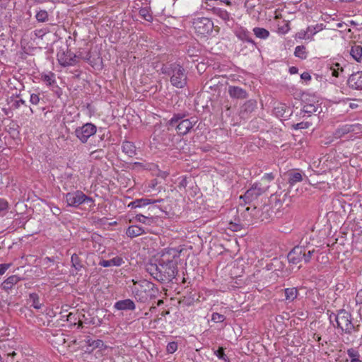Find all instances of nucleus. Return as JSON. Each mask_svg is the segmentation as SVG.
Segmentation results:
<instances>
[{
	"label": "nucleus",
	"mask_w": 362,
	"mask_h": 362,
	"mask_svg": "<svg viewBox=\"0 0 362 362\" xmlns=\"http://www.w3.org/2000/svg\"><path fill=\"white\" fill-rule=\"evenodd\" d=\"M194 26L199 33L204 35L212 30L214 23L210 19L207 18H201L197 19L194 22Z\"/></svg>",
	"instance_id": "obj_11"
},
{
	"label": "nucleus",
	"mask_w": 362,
	"mask_h": 362,
	"mask_svg": "<svg viewBox=\"0 0 362 362\" xmlns=\"http://www.w3.org/2000/svg\"><path fill=\"white\" fill-rule=\"evenodd\" d=\"M181 251L175 248L165 249L158 264L148 263L146 272L160 282L171 281L177 274V263Z\"/></svg>",
	"instance_id": "obj_1"
},
{
	"label": "nucleus",
	"mask_w": 362,
	"mask_h": 362,
	"mask_svg": "<svg viewBox=\"0 0 362 362\" xmlns=\"http://www.w3.org/2000/svg\"><path fill=\"white\" fill-rule=\"evenodd\" d=\"M298 71V69L295 66H292L290 68V72L291 74H296Z\"/></svg>",
	"instance_id": "obj_57"
},
{
	"label": "nucleus",
	"mask_w": 362,
	"mask_h": 362,
	"mask_svg": "<svg viewBox=\"0 0 362 362\" xmlns=\"http://www.w3.org/2000/svg\"><path fill=\"white\" fill-rule=\"evenodd\" d=\"M356 302L357 304H362V288L356 293Z\"/></svg>",
	"instance_id": "obj_51"
},
{
	"label": "nucleus",
	"mask_w": 362,
	"mask_h": 362,
	"mask_svg": "<svg viewBox=\"0 0 362 362\" xmlns=\"http://www.w3.org/2000/svg\"><path fill=\"white\" fill-rule=\"evenodd\" d=\"M253 32H254L255 35L257 37L260 38V39H266L269 35V32L263 28H259V27L255 28L253 29Z\"/></svg>",
	"instance_id": "obj_28"
},
{
	"label": "nucleus",
	"mask_w": 362,
	"mask_h": 362,
	"mask_svg": "<svg viewBox=\"0 0 362 362\" xmlns=\"http://www.w3.org/2000/svg\"><path fill=\"white\" fill-rule=\"evenodd\" d=\"M274 175L272 173H267V174H265L264 175V177H262V181L263 180H267V181H271L274 179Z\"/></svg>",
	"instance_id": "obj_53"
},
{
	"label": "nucleus",
	"mask_w": 362,
	"mask_h": 362,
	"mask_svg": "<svg viewBox=\"0 0 362 362\" xmlns=\"http://www.w3.org/2000/svg\"><path fill=\"white\" fill-rule=\"evenodd\" d=\"M347 355L350 358V362H362L358 351L353 348L347 350Z\"/></svg>",
	"instance_id": "obj_27"
},
{
	"label": "nucleus",
	"mask_w": 362,
	"mask_h": 362,
	"mask_svg": "<svg viewBox=\"0 0 362 362\" xmlns=\"http://www.w3.org/2000/svg\"><path fill=\"white\" fill-rule=\"evenodd\" d=\"M21 280L20 277L16 275H12L8 277L2 284L1 288L8 291Z\"/></svg>",
	"instance_id": "obj_19"
},
{
	"label": "nucleus",
	"mask_w": 362,
	"mask_h": 362,
	"mask_svg": "<svg viewBox=\"0 0 362 362\" xmlns=\"http://www.w3.org/2000/svg\"><path fill=\"white\" fill-rule=\"evenodd\" d=\"M294 54L296 57L305 59L307 57L305 47L303 45L297 46L295 49Z\"/></svg>",
	"instance_id": "obj_32"
},
{
	"label": "nucleus",
	"mask_w": 362,
	"mask_h": 362,
	"mask_svg": "<svg viewBox=\"0 0 362 362\" xmlns=\"http://www.w3.org/2000/svg\"><path fill=\"white\" fill-rule=\"evenodd\" d=\"M177 349V344L175 341L170 342L166 347V350L169 354H173Z\"/></svg>",
	"instance_id": "obj_42"
},
{
	"label": "nucleus",
	"mask_w": 362,
	"mask_h": 362,
	"mask_svg": "<svg viewBox=\"0 0 362 362\" xmlns=\"http://www.w3.org/2000/svg\"><path fill=\"white\" fill-rule=\"evenodd\" d=\"M228 93L230 97L238 99H245L247 97L246 91L238 86H230Z\"/></svg>",
	"instance_id": "obj_17"
},
{
	"label": "nucleus",
	"mask_w": 362,
	"mask_h": 362,
	"mask_svg": "<svg viewBox=\"0 0 362 362\" xmlns=\"http://www.w3.org/2000/svg\"><path fill=\"white\" fill-rule=\"evenodd\" d=\"M318 107L313 104H306L303 106L302 112L305 114L307 113L308 115H311L317 111Z\"/></svg>",
	"instance_id": "obj_34"
},
{
	"label": "nucleus",
	"mask_w": 362,
	"mask_h": 362,
	"mask_svg": "<svg viewBox=\"0 0 362 362\" xmlns=\"http://www.w3.org/2000/svg\"><path fill=\"white\" fill-rule=\"evenodd\" d=\"M288 260L290 263L297 264L304 262V238L299 245L294 247L288 254Z\"/></svg>",
	"instance_id": "obj_10"
},
{
	"label": "nucleus",
	"mask_w": 362,
	"mask_h": 362,
	"mask_svg": "<svg viewBox=\"0 0 362 362\" xmlns=\"http://www.w3.org/2000/svg\"><path fill=\"white\" fill-rule=\"evenodd\" d=\"M332 66H334V67H335V68H341V67L340 66V64H339V63H335V64H334Z\"/></svg>",
	"instance_id": "obj_61"
},
{
	"label": "nucleus",
	"mask_w": 362,
	"mask_h": 362,
	"mask_svg": "<svg viewBox=\"0 0 362 362\" xmlns=\"http://www.w3.org/2000/svg\"><path fill=\"white\" fill-rule=\"evenodd\" d=\"M115 308L118 310H134L136 306L133 300L131 299H125L116 302Z\"/></svg>",
	"instance_id": "obj_16"
},
{
	"label": "nucleus",
	"mask_w": 362,
	"mask_h": 362,
	"mask_svg": "<svg viewBox=\"0 0 362 362\" xmlns=\"http://www.w3.org/2000/svg\"><path fill=\"white\" fill-rule=\"evenodd\" d=\"M161 200H156V199H135V204L137 206V208L151 204H154L156 202H160Z\"/></svg>",
	"instance_id": "obj_31"
},
{
	"label": "nucleus",
	"mask_w": 362,
	"mask_h": 362,
	"mask_svg": "<svg viewBox=\"0 0 362 362\" xmlns=\"http://www.w3.org/2000/svg\"><path fill=\"white\" fill-rule=\"evenodd\" d=\"M57 57L59 64L63 66H73L78 62V57L70 51L59 52Z\"/></svg>",
	"instance_id": "obj_12"
},
{
	"label": "nucleus",
	"mask_w": 362,
	"mask_h": 362,
	"mask_svg": "<svg viewBox=\"0 0 362 362\" xmlns=\"http://www.w3.org/2000/svg\"><path fill=\"white\" fill-rule=\"evenodd\" d=\"M214 354L221 360H223L225 361H228V358L226 355L224 353V350L223 347H219L218 350L214 351Z\"/></svg>",
	"instance_id": "obj_39"
},
{
	"label": "nucleus",
	"mask_w": 362,
	"mask_h": 362,
	"mask_svg": "<svg viewBox=\"0 0 362 362\" xmlns=\"http://www.w3.org/2000/svg\"><path fill=\"white\" fill-rule=\"evenodd\" d=\"M286 300L293 301L298 296V291L296 288H287L284 290Z\"/></svg>",
	"instance_id": "obj_24"
},
{
	"label": "nucleus",
	"mask_w": 362,
	"mask_h": 362,
	"mask_svg": "<svg viewBox=\"0 0 362 362\" xmlns=\"http://www.w3.org/2000/svg\"><path fill=\"white\" fill-rule=\"evenodd\" d=\"M351 56L358 62L362 60V46L360 45L354 44L351 46L350 49Z\"/></svg>",
	"instance_id": "obj_21"
},
{
	"label": "nucleus",
	"mask_w": 362,
	"mask_h": 362,
	"mask_svg": "<svg viewBox=\"0 0 362 362\" xmlns=\"http://www.w3.org/2000/svg\"><path fill=\"white\" fill-rule=\"evenodd\" d=\"M197 117L185 118V115L175 114L168 122V130L175 129L180 136H185L188 134L193 127L197 124Z\"/></svg>",
	"instance_id": "obj_4"
},
{
	"label": "nucleus",
	"mask_w": 362,
	"mask_h": 362,
	"mask_svg": "<svg viewBox=\"0 0 362 362\" xmlns=\"http://www.w3.org/2000/svg\"><path fill=\"white\" fill-rule=\"evenodd\" d=\"M300 77L303 80H310L311 78V76L310 75L309 73L308 72H303L301 75H300Z\"/></svg>",
	"instance_id": "obj_54"
},
{
	"label": "nucleus",
	"mask_w": 362,
	"mask_h": 362,
	"mask_svg": "<svg viewBox=\"0 0 362 362\" xmlns=\"http://www.w3.org/2000/svg\"><path fill=\"white\" fill-rule=\"evenodd\" d=\"M310 126V123L308 122H301L293 125V129H304L308 128Z\"/></svg>",
	"instance_id": "obj_44"
},
{
	"label": "nucleus",
	"mask_w": 362,
	"mask_h": 362,
	"mask_svg": "<svg viewBox=\"0 0 362 362\" xmlns=\"http://www.w3.org/2000/svg\"><path fill=\"white\" fill-rule=\"evenodd\" d=\"M226 319L225 316L218 313H214L212 315L211 320L214 322H221Z\"/></svg>",
	"instance_id": "obj_41"
},
{
	"label": "nucleus",
	"mask_w": 362,
	"mask_h": 362,
	"mask_svg": "<svg viewBox=\"0 0 362 362\" xmlns=\"http://www.w3.org/2000/svg\"><path fill=\"white\" fill-rule=\"evenodd\" d=\"M122 151L129 157H133L136 155V147L134 144L129 141H124L122 143Z\"/></svg>",
	"instance_id": "obj_20"
},
{
	"label": "nucleus",
	"mask_w": 362,
	"mask_h": 362,
	"mask_svg": "<svg viewBox=\"0 0 362 362\" xmlns=\"http://www.w3.org/2000/svg\"><path fill=\"white\" fill-rule=\"evenodd\" d=\"M58 337V341L59 343L65 344L66 342L65 338L64 337L63 334H61L59 335H57Z\"/></svg>",
	"instance_id": "obj_55"
},
{
	"label": "nucleus",
	"mask_w": 362,
	"mask_h": 362,
	"mask_svg": "<svg viewBox=\"0 0 362 362\" xmlns=\"http://www.w3.org/2000/svg\"><path fill=\"white\" fill-rule=\"evenodd\" d=\"M8 207V203L6 200L0 199V215L4 212Z\"/></svg>",
	"instance_id": "obj_46"
},
{
	"label": "nucleus",
	"mask_w": 362,
	"mask_h": 362,
	"mask_svg": "<svg viewBox=\"0 0 362 362\" xmlns=\"http://www.w3.org/2000/svg\"><path fill=\"white\" fill-rule=\"evenodd\" d=\"M123 263V260L120 257H114L111 259L108 260H103L100 262V265L104 267H109L112 266H117L119 267L122 265Z\"/></svg>",
	"instance_id": "obj_23"
},
{
	"label": "nucleus",
	"mask_w": 362,
	"mask_h": 362,
	"mask_svg": "<svg viewBox=\"0 0 362 362\" xmlns=\"http://www.w3.org/2000/svg\"><path fill=\"white\" fill-rule=\"evenodd\" d=\"M358 105L356 104H354V103H351L349 104V107L351 108V109H354V108H356Z\"/></svg>",
	"instance_id": "obj_60"
},
{
	"label": "nucleus",
	"mask_w": 362,
	"mask_h": 362,
	"mask_svg": "<svg viewBox=\"0 0 362 362\" xmlns=\"http://www.w3.org/2000/svg\"><path fill=\"white\" fill-rule=\"evenodd\" d=\"M71 267L76 271L79 272L83 268L81 260L76 254H73L71 257Z\"/></svg>",
	"instance_id": "obj_26"
},
{
	"label": "nucleus",
	"mask_w": 362,
	"mask_h": 362,
	"mask_svg": "<svg viewBox=\"0 0 362 362\" xmlns=\"http://www.w3.org/2000/svg\"><path fill=\"white\" fill-rule=\"evenodd\" d=\"M29 298L30 302L32 303L31 306L37 310L41 308L42 303H40L39 296L37 293H30L29 295Z\"/></svg>",
	"instance_id": "obj_30"
},
{
	"label": "nucleus",
	"mask_w": 362,
	"mask_h": 362,
	"mask_svg": "<svg viewBox=\"0 0 362 362\" xmlns=\"http://www.w3.org/2000/svg\"><path fill=\"white\" fill-rule=\"evenodd\" d=\"M35 17L39 22H45L48 19V13L45 10H41L37 13Z\"/></svg>",
	"instance_id": "obj_37"
},
{
	"label": "nucleus",
	"mask_w": 362,
	"mask_h": 362,
	"mask_svg": "<svg viewBox=\"0 0 362 362\" xmlns=\"http://www.w3.org/2000/svg\"><path fill=\"white\" fill-rule=\"evenodd\" d=\"M274 110H275V113L276 114V115L281 116V117L284 115L283 112L285 111L284 105H281L280 106L275 107Z\"/></svg>",
	"instance_id": "obj_49"
},
{
	"label": "nucleus",
	"mask_w": 362,
	"mask_h": 362,
	"mask_svg": "<svg viewBox=\"0 0 362 362\" xmlns=\"http://www.w3.org/2000/svg\"><path fill=\"white\" fill-rule=\"evenodd\" d=\"M163 303V300H159L158 305H160Z\"/></svg>",
	"instance_id": "obj_64"
},
{
	"label": "nucleus",
	"mask_w": 362,
	"mask_h": 362,
	"mask_svg": "<svg viewBox=\"0 0 362 362\" xmlns=\"http://www.w3.org/2000/svg\"><path fill=\"white\" fill-rule=\"evenodd\" d=\"M22 105H25V101L23 99L16 100L13 101L12 104V107L15 109H18L21 107Z\"/></svg>",
	"instance_id": "obj_47"
},
{
	"label": "nucleus",
	"mask_w": 362,
	"mask_h": 362,
	"mask_svg": "<svg viewBox=\"0 0 362 362\" xmlns=\"http://www.w3.org/2000/svg\"><path fill=\"white\" fill-rule=\"evenodd\" d=\"M357 127L356 125L354 124H346L342 126L341 127L337 129L335 132L336 137H341L342 136L355 130V128Z\"/></svg>",
	"instance_id": "obj_22"
},
{
	"label": "nucleus",
	"mask_w": 362,
	"mask_h": 362,
	"mask_svg": "<svg viewBox=\"0 0 362 362\" xmlns=\"http://www.w3.org/2000/svg\"><path fill=\"white\" fill-rule=\"evenodd\" d=\"M288 183L293 185L297 182L302 181L303 177L301 173L298 172H291L289 173Z\"/></svg>",
	"instance_id": "obj_29"
},
{
	"label": "nucleus",
	"mask_w": 362,
	"mask_h": 362,
	"mask_svg": "<svg viewBox=\"0 0 362 362\" xmlns=\"http://www.w3.org/2000/svg\"><path fill=\"white\" fill-rule=\"evenodd\" d=\"M238 37H240V39H243V40H246L249 42H252V40H250L248 37V36H238Z\"/></svg>",
	"instance_id": "obj_58"
},
{
	"label": "nucleus",
	"mask_w": 362,
	"mask_h": 362,
	"mask_svg": "<svg viewBox=\"0 0 362 362\" xmlns=\"http://www.w3.org/2000/svg\"><path fill=\"white\" fill-rule=\"evenodd\" d=\"M349 86L356 90H362V71L350 76L348 79Z\"/></svg>",
	"instance_id": "obj_14"
},
{
	"label": "nucleus",
	"mask_w": 362,
	"mask_h": 362,
	"mask_svg": "<svg viewBox=\"0 0 362 362\" xmlns=\"http://www.w3.org/2000/svg\"><path fill=\"white\" fill-rule=\"evenodd\" d=\"M67 205L73 207H78L83 203H94L93 199L86 196L83 192L77 190L73 192H68L65 194Z\"/></svg>",
	"instance_id": "obj_7"
},
{
	"label": "nucleus",
	"mask_w": 362,
	"mask_h": 362,
	"mask_svg": "<svg viewBox=\"0 0 362 362\" xmlns=\"http://www.w3.org/2000/svg\"><path fill=\"white\" fill-rule=\"evenodd\" d=\"M144 233H146L145 230L142 227L136 225L129 226L126 230V235L131 238L138 237Z\"/></svg>",
	"instance_id": "obj_18"
},
{
	"label": "nucleus",
	"mask_w": 362,
	"mask_h": 362,
	"mask_svg": "<svg viewBox=\"0 0 362 362\" xmlns=\"http://www.w3.org/2000/svg\"><path fill=\"white\" fill-rule=\"evenodd\" d=\"M16 355V353L15 351H13L12 353L8 354V357L13 358Z\"/></svg>",
	"instance_id": "obj_59"
},
{
	"label": "nucleus",
	"mask_w": 362,
	"mask_h": 362,
	"mask_svg": "<svg viewBox=\"0 0 362 362\" xmlns=\"http://www.w3.org/2000/svg\"><path fill=\"white\" fill-rule=\"evenodd\" d=\"M163 73L168 74L170 78L172 86L177 88H182L187 81V76L185 69L178 64H172L163 69Z\"/></svg>",
	"instance_id": "obj_5"
},
{
	"label": "nucleus",
	"mask_w": 362,
	"mask_h": 362,
	"mask_svg": "<svg viewBox=\"0 0 362 362\" xmlns=\"http://www.w3.org/2000/svg\"><path fill=\"white\" fill-rule=\"evenodd\" d=\"M334 317L337 327L346 333L350 334L355 329L351 321V315L348 311L344 309L340 310L337 315L334 314Z\"/></svg>",
	"instance_id": "obj_6"
},
{
	"label": "nucleus",
	"mask_w": 362,
	"mask_h": 362,
	"mask_svg": "<svg viewBox=\"0 0 362 362\" xmlns=\"http://www.w3.org/2000/svg\"><path fill=\"white\" fill-rule=\"evenodd\" d=\"M213 13H214L216 16H218L222 20L227 21L230 19V13L222 8H213L212 9Z\"/></svg>",
	"instance_id": "obj_25"
},
{
	"label": "nucleus",
	"mask_w": 362,
	"mask_h": 362,
	"mask_svg": "<svg viewBox=\"0 0 362 362\" xmlns=\"http://www.w3.org/2000/svg\"><path fill=\"white\" fill-rule=\"evenodd\" d=\"M226 4H227V5H230V4H231V3H230V1H226Z\"/></svg>",
	"instance_id": "obj_62"
},
{
	"label": "nucleus",
	"mask_w": 362,
	"mask_h": 362,
	"mask_svg": "<svg viewBox=\"0 0 362 362\" xmlns=\"http://www.w3.org/2000/svg\"><path fill=\"white\" fill-rule=\"evenodd\" d=\"M97 127L92 123H86L75 129V136L83 144L87 142L88 139L96 133Z\"/></svg>",
	"instance_id": "obj_8"
},
{
	"label": "nucleus",
	"mask_w": 362,
	"mask_h": 362,
	"mask_svg": "<svg viewBox=\"0 0 362 362\" xmlns=\"http://www.w3.org/2000/svg\"><path fill=\"white\" fill-rule=\"evenodd\" d=\"M315 259L320 264H326L328 262L327 256L320 250L318 252L317 256L315 257Z\"/></svg>",
	"instance_id": "obj_38"
},
{
	"label": "nucleus",
	"mask_w": 362,
	"mask_h": 362,
	"mask_svg": "<svg viewBox=\"0 0 362 362\" xmlns=\"http://www.w3.org/2000/svg\"><path fill=\"white\" fill-rule=\"evenodd\" d=\"M30 102L33 105H38L40 103V97L39 95L33 93L30 95Z\"/></svg>",
	"instance_id": "obj_45"
},
{
	"label": "nucleus",
	"mask_w": 362,
	"mask_h": 362,
	"mask_svg": "<svg viewBox=\"0 0 362 362\" xmlns=\"http://www.w3.org/2000/svg\"><path fill=\"white\" fill-rule=\"evenodd\" d=\"M139 14L148 21H150L152 19V16L149 14L148 9L146 8H141L139 10Z\"/></svg>",
	"instance_id": "obj_40"
},
{
	"label": "nucleus",
	"mask_w": 362,
	"mask_h": 362,
	"mask_svg": "<svg viewBox=\"0 0 362 362\" xmlns=\"http://www.w3.org/2000/svg\"><path fill=\"white\" fill-rule=\"evenodd\" d=\"M318 252H320V247L314 245L307 242V240H304V262L309 263L311 259L317 256Z\"/></svg>",
	"instance_id": "obj_13"
},
{
	"label": "nucleus",
	"mask_w": 362,
	"mask_h": 362,
	"mask_svg": "<svg viewBox=\"0 0 362 362\" xmlns=\"http://www.w3.org/2000/svg\"><path fill=\"white\" fill-rule=\"evenodd\" d=\"M261 185V183L255 184L243 195H241L240 199H243L245 204H250L267 189L268 186L262 187Z\"/></svg>",
	"instance_id": "obj_9"
},
{
	"label": "nucleus",
	"mask_w": 362,
	"mask_h": 362,
	"mask_svg": "<svg viewBox=\"0 0 362 362\" xmlns=\"http://www.w3.org/2000/svg\"><path fill=\"white\" fill-rule=\"evenodd\" d=\"M11 264H0V275H3L9 269Z\"/></svg>",
	"instance_id": "obj_48"
},
{
	"label": "nucleus",
	"mask_w": 362,
	"mask_h": 362,
	"mask_svg": "<svg viewBox=\"0 0 362 362\" xmlns=\"http://www.w3.org/2000/svg\"><path fill=\"white\" fill-rule=\"evenodd\" d=\"M320 339H321V337H317V340L318 341H320Z\"/></svg>",
	"instance_id": "obj_63"
},
{
	"label": "nucleus",
	"mask_w": 362,
	"mask_h": 362,
	"mask_svg": "<svg viewBox=\"0 0 362 362\" xmlns=\"http://www.w3.org/2000/svg\"><path fill=\"white\" fill-rule=\"evenodd\" d=\"M105 346L104 343L100 339H94L93 337H91L90 349V351H93L96 348H102Z\"/></svg>",
	"instance_id": "obj_35"
},
{
	"label": "nucleus",
	"mask_w": 362,
	"mask_h": 362,
	"mask_svg": "<svg viewBox=\"0 0 362 362\" xmlns=\"http://www.w3.org/2000/svg\"><path fill=\"white\" fill-rule=\"evenodd\" d=\"M151 218V214H149L148 216H144L143 214H137L135 216V220L138 222L144 223V224H149V221Z\"/></svg>",
	"instance_id": "obj_36"
},
{
	"label": "nucleus",
	"mask_w": 362,
	"mask_h": 362,
	"mask_svg": "<svg viewBox=\"0 0 362 362\" xmlns=\"http://www.w3.org/2000/svg\"><path fill=\"white\" fill-rule=\"evenodd\" d=\"M330 69L332 70V75L334 77L339 76V71H343V68H335L334 66H331Z\"/></svg>",
	"instance_id": "obj_50"
},
{
	"label": "nucleus",
	"mask_w": 362,
	"mask_h": 362,
	"mask_svg": "<svg viewBox=\"0 0 362 362\" xmlns=\"http://www.w3.org/2000/svg\"><path fill=\"white\" fill-rule=\"evenodd\" d=\"M272 214L271 207L269 205L264 204L260 208L256 206H248L241 214L245 225H250L253 221H268Z\"/></svg>",
	"instance_id": "obj_3"
},
{
	"label": "nucleus",
	"mask_w": 362,
	"mask_h": 362,
	"mask_svg": "<svg viewBox=\"0 0 362 362\" xmlns=\"http://www.w3.org/2000/svg\"><path fill=\"white\" fill-rule=\"evenodd\" d=\"M42 79L47 86H50L55 83V75L52 72L48 74H43L42 75Z\"/></svg>",
	"instance_id": "obj_33"
},
{
	"label": "nucleus",
	"mask_w": 362,
	"mask_h": 362,
	"mask_svg": "<svg viewBox=\"0 0 362 362\" xmlns=\"http://www.w3.org/2000/svg\"><path fill=\"white\" fill-rule=\"evenodd\" d=\"M312 32L311 29H310V27H308L307 28V30H300V32L297 33H296V37L299 38V39H306V38H309V37L308 36V32Z\"/></svg>",
	"instance_id": "obj_43"
},
{
	"label": "nucleus",
	"mask_w": 362,
	"mask_h": 362,
	"mask_svg": "<svg viewBox=\"0 0 362 362\" xmlns=\"http://www.w3.org/2000/svg\"><path fill=\"white\" fill-rule=\"evenodd\" d=\"M132 291L138 301L145 303L154 298L158 292V288L155 287V285L147 280L139 281L132 280Z\"/></svg>",
	"instance_id": "obj_2"
},
{
	"label": "nucleus",
	"mask_w": 362,
	"mask_h": 362,
	"mask_svg": "<svg viewBox=\"0 0 362 362\" xmlns=\"http://www.w3.org/2000/svg\"><path fill=\"white\" fill-rule=\"evenodd\" d=\"M52 212L55 216H59L61 214V209L57 206H53L52 209Z\"/></svg>",
	"instance_id": "obj_52"
},
{
	"label": "nucleus",
	"mask_w": 362,
	"mask_h": 362,
	"mask_svg": "<svg viewBox=\"0 0 362 362\" xmlns=\"http://www.w3.org/2000/svg\"><path fill=\"white\" fill-rule=\"evenodd\" d=\"M91 340V336L90 335H82L78 339H75L71 341L73 344H78V347L85 349L86 351H90V344Z\"/></svg>",
	"instance_id": "obj_15"
},
{
	"label": "nucleus",
	"mask_w": 362,
	"mask_h": 362,
	"mask_svg": "<svg viewBox=\"0 0 362 362\" xmlns=\"http://www.w3.org/2000/svg\"><path fill=\"white\" fill-rule=\"evenodd\" d=\"M128 207L129 208H131V209H136L137 208V206L136 204H135V200L130 202L129 204H128Z\"/></svg>",
	"instance_id": "obj_56"
}]
</instances>
